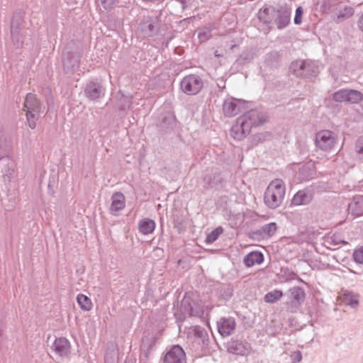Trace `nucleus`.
<instances>
[{
  "label": "nucleus",
  "mask_w": 363,
  "mask_h": 363,
  "mask_svg": "<svg viewBox=\"0 0 363 363\" xmlns=\"http://www.w3.org/2000/svg\"><path fill=\"white\" fill-rule=\"evenodd\" d=\"M214 55H215V56H216V57H221V56H222V55H221V54H220V53L218 52V50H216V51L214 52Z\"/></svg>",
  "instance_id": "bb28decb"
},
{
  "label": "nucleus",
  "mask_w": 363,
  "mask_h": 363,
  "mask_svg": "<svg viewBox=\"0 0 363 363\" xmlns=\"http://www.w3.org/2000/svg\"><path fill=\"white\" fill-rule=\"evenodd\" d=\"M125 199L123 194L116 192L113 194L111 198V205L110 211L112 214H116L119 211L125 208Z\"/></svg>",
  "instance_id": "6e6552de"
},
{
  "label": "nucleus",
  "mask_w": 363,
  "mask_h": 363,
  "mask_svg": "<svg viewBox=\"0 0 363 363\" xmlns=\"http://www.w3.org/2000/svg\"><path fill=\"white\" fill-rule=\"evenodd\" d=\"M358 27L363 32V14L358 21Z\"/></svg>",
  "instance_id": "a878e982"
},
{
  "label": "nucleus",
  "mask_w": 363,
  "mask_h": 363,
  "mask_svg": "<svg viewBox=\"0 0 363 363\" xmlns=\"http://www.w3.org/2000/svg\"><path fill=\"white\" fill-rule=\"evenodd\" d=\"M264 261V255L258 251H253L247 254L244 258V263L247 267L255 264H260Z\"/></svg>",
  "instance_id": "9b49d317"
},
{
  "label": "nucleus",
  "mask_w": 363,
  "mask_h": 363,
  "mask_svg": "<svg viewBox=\"0 0 363 363\" xmlns=\"http://www.w3.org/2000/svg\"><path fill=\"white\" fill-rule=\"evenodd\" d=\"M352 257L357 263L363 264V246L355 250L353 252Z\"/></svg>",
  "instance_id": "b1692460"
},
{
  "label": "nucleus",
  "mask_w": 363,
  "mask_h": 363,
  "mask_svg": "<svg viewBox=\"0 0 363 363\" xmlns=\"http://www.w3.org/2000/svg\"><path fill=\"white\" fill-rule=\"evenodd\" d=\"M185 354L179 345H174L165 355L164 363H183Z\"/></svg>",
  "instance_id": "423d86ee"
},
{
  "label": "nucleus",
  "mask_w": 363,
  "mask_h": 363,
  "mask_svg": "<svg viewBox=\"0 0 363 363\" xmlns=\"http://www.w3.org/2000/svg\"><path fill=\"white\" fill-rule=\"evenodd\" d=\"M348 210L354 217L363 216V196L355 197L350 203Z\"/></svg>",
  "instance_id": "9d476101"
},
{
  "label": "nucleus",
  "mask_w": 363,
  "mask_h": 363,
  "mask_svg": "<svg viewBox=\"0 0 363 363\" xmlns=\"http://www.w3.org/2000/svg\"><path fill=\"white\" fill-rule=\"evenodd\" d=\"M342 301L352 307H356L359 303L357 296L350 293L344 294Z\"/></svg>",
  "instance_id": "5701e85b"
},
{
  "label": "nucleus",
  "mask_w": 363,
  "mask_h": 363,
  "mask_svg": "<svg viewBox=\"0 0 363 363\" xmlns=\"http://www.w3.org/2000/svg\"><path fill=\"white\" fill-rule=\"evenodd\" d=\"M70 343L65 337L55 340L53 344L54 351L60 356H67L70 352Z\"/></svg>",
  "instance_id": "0eeeda50"
},
{
  "label": "nucleus",
  "mask_w": 363,
  "mask_h": 363,
  "mask_svg": "<svg viewBox=\"0 0 363 363\" xmlns=\"http://www.w3.org/2000/svg\"><path fill=\"white\" fill-rule=\"evenodd\" d=\"M202 79L196 74H189L184 77L180 84L181 89L188 95H195L203 88Z\"/></svg>",
  "instance_id": "20e7f679"
},
{
  "label": "nucleus",
  "mask_w": 363,
  "mask_h": 363,
  "mask_svg": "<svg viewBox=\"0 0 363 363\" xmlns=\"http://www.w3.org/2000/svg\"><path fill=\"white\" fill-rule=\"evenodd\" d=\"M303 11L301 6H298L296 9V14L294 17V23L296 25H299L302 23Z\"/></svg>",
  "instance_id": "393cba45"
},
{
  "label": "nucleus",
  "mask_w": 363,
  "mask_h": 363,
  "mask_svg": "<svg viewBox=\"0 0 363 363\" xmlns=\"http://www.w3.org/2000/svg\"><path fill=\"white\" fill-rule=\"evenodd\" d=\"M77 301L82 311H89L91 310L93 303L91 300L87 296L82 294H79L77 297Z\"/></svg>",
  "instance_id": "ddd939ff"
},
{
  "label": "nucleus",
  "mask_w": 363,
  "mask_h": 363,
  "mask_svg": "<svg viewBox=\"0 0 363 363\" xmlns=\"http://www.w3.org/2000/svg\"><path fill=\"white\" fill-rule=\"evenodd\" d=\"M223 233V228L220 226L216 228L207 235L206 242L207 243H213Z\"/></svg>",
  "instance_id": "412c9836"
},
{
  "label": "nucleus",
  "mask_w": 363,
  "mask_h": 363,
  "mask_svg": "<svg viewBox=\"0 0 363 363\" xmlns=\"http://www.w3.org/2000/svg\"><path fill=\"white\" fill-rule=\"evenodd\" d=\"M347 103L358 104L363 100V94L357 90L349 89Z\"/></svg>",
  "instance_id": "a211bd4d"
},
{
  "label": "nucleus",
  "mask_w": 363,
  "mask_h": 363,
  "mask_svg": "<svg viewBox=\"0 0 363 363\" xmlns=\"http://www.w3.org/2000/svg\"><path fill=\"white\" fill-rule=\"evenodd\" d=\"M282 296H283V294L281 291L274 290L272 291L267 293L264 296V301L267 303H274L277 301L279 300Z\"/></svg>",
  "instance_id": "6ab92c4d"
},
{
  "label": "nucleus",
  "mask_w": 363,
  "mask_h": 363,
  "mask_svg": "<svg viewBox=\"0 0 363 363\" xmlns=\"http://www.w3.org/2000/svg\"><path fill=\"white\" fill-rule=\"evenodd\" d=\"M349 89H341L333 94V99L337 102H347Z\"/></svg>",
  "instance_id": "4be33fe9"
},
{
  "label": "nucleus",
  "mask_w": 363,
  "mask_h": 363,
  "mask_svg": "<svg viewBox=\"0 0 363 363\" xmlns=\"http://www.w3.org/2000/svg\"><path fill=\"white\" fill-rule=\"evenodd\" d=\"M139 230L144 235H148L155 230V223L150 218H144L139 222Z\"/></svg>",
  "instance_id": "f8f14e48"
},
{
  "label": "nucleus",
  "mask_w": 363,
  "mask_h": 363,
  "mask_svg": "<svg viewBox=\"0 0 363 363\" xmlns=\"http://www.w3.org/2000/svg\"><path fill=\"white\" fill-rule=\"evenodd\" d=\"M315 144L320 150L330 151L335 144V137L330 130H321L316 134Z\"/></svg>",
  "instance_id": "39448f33"
},
{
  "label": "nucleus",
  "mask_w": 363,
  "mask_h": 363,
  "mask_svg": "<svg viewBox=\"0 0 363 363\" xmlns=\"http://www.w3.org/2000/svg\"><path fill=\"white\" fill-rule=\"evenodd\" d=\"M300 64H301V65H300L301 67V68H303V65H304V62H300Z\"/></svg>",
  "instance_id": "cd10ccee"
},
{
  "label": "nucleus",
  "mask_w": 363,
  "mask_h": 363,
  "mask_svg": "<svg viewBox=\"0 0 363 363\" xmlns=\"http://www.w3.org/2000/svg\"><path fill=\"white\" fill-rule=\"evenodd\" d=\"M277 231V224L275 223H270L264 225L261 228V233L267 237H272Z\"/></svg>",
  "instance_id": "aec40b11"
},
{
  "label": "nucleus",
  "mask_w": 363,
  "mask_h": 363,
  "mask_svg": "<svg viewBox=\"0 0 363 363\" xmlns=\"http://www.w3.org/2000/svg\"><path fill=\"white\" fill-rule=\"evenodd\" d=\"M223 111L228 117H232L238 114V107L233 101H226L223 104Z\"/></svg>",
  "instance_id": "4468645a"
},
{
  "label": "nucleus",
  "mask_w": 363,
  "mask_h": 363,
  "mask_svg": "<svg viewBox=\"0 0 363 363\" xmlns=\"http://www.w3.org/2000/svg\"><path fill=\"white\" fill-rule=\"evenodd\" d=\"M311 197L303 191H298L292 199V203L296 206L304 205L308 203Z\"/></svg>",
  "instance_id": "2eb2a0df"
},
{
  "label": "nucleus",
  "mask_w": 363,
  "mask_h": 363,
  "mask_svg": "<svg viewBox=\"0 0 363 363\" xmlns=\"http://www.w3.org/2000/svg\"><path fill=\"white\" fill-rule=\"evenodd\" d=\"M291 21L290 11H286L282 14L279 15L276 21L277 26L279 29H282L286 27Z\"/></svg>",
  "instance_id": "f3484780"
},
{
  "label": "nucleus",
  "mask_w": 363,
  "mask_h": 363,
  "mask_svg": "<svg viewBox=\"0 0 363 363\" xmlns=\"http://www.w3.org/2000/svg\"><path fill=\"white\" fill-rule=\"evenodd\" d=\"M285 194V186L281 179H275L268 185L264 195V202L270 208L280 206Z\"/></svg>",
  "instance_id": "f257e3e1"
},
{
  "label": "nucleus",
  "mask_w": 363,
  "mask_h": 363,
  "mask_svg": "<svg viewBox=\"0 0 363 363\" xmlns=\"http://www.w3.org/2000/svg\"><path fill=\"white\" fill-rule=\"evenodd\" d=\"M239 120H242L240 125H236L231 130V135L236 140L242 139L245 133L248 132L252 126L259 125L264 122L259 113L255 111L248 112Z\"/></svg>",
  "instance_id": "f03ea898"
},
{
  "label": "nucleus",
  "mask_w": 363,
  "mask_h": 363,
  "mask_svg": "<svg viewBox=\"0 0 363 363\" xmlns=\"http://www.w3.org/2000/svg\"><path fill=\"white\" fill-rule=\"evenodd\" d=\"M24 110L28 125L31 128H34L40 112V104L35 95L33 94H28L26 95L24 102Z\"/></svg>",
  "instance_id": "7ed1b4c3"
},
{
  "label": "nucleus",
  "mask_w": 363,
  "mask_h": 363,
  "mask_svg": "<svg viewBox=\"0 0 363 363\" xmlns=\"http://www.w3.org/2000/svg\"><path fill=\"white\" fill-rule=\"evenodd\" d=\"M275 10L271 8H264L260 9L258 13L259 20L264 23H271L273 19L272 13Z\"/></svg>",
  "instance_id": "dca6fc26"
},
{
  "label": "nucleus",
  "mask_w": 363,
  "mask_h": 363,
  "mask_svg": "<svg viewBox=\"0 0 363 363\" xmlns=\"http://www.w3.org/2000/svg\"><path fill=\"white\" fill-rule=\"evenodd\" d=\"M235 325V321L233 318L222 319L218 325V331L222 336H228L233 332Z\"/></svg>",
  "instance_id": "1a4fd4ad"
}]
</instances>
